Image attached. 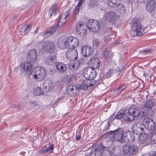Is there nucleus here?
Segmentation results:
<instances>
[{"instance_id": "nucleus-1", "label": "nucleus", "mask_w": 156, "mask_h": 156, "mask_svg": "<svg viewBox=\"0 0 156 156\" xmlns=\"http://www.w3.org/2000/svg\"><path fill=\"white\" fill-rule=\"evenodd\" d=\"M21 68L25 71L28 76L31 75L32 77L37 81L43 80L46 76V72L42 68L37 67L35 68V72H32V65L30 63L25 62L21 64Z\"/></svg>"}, {"instance_id": "nucleus-2", "label": "nucleus", "mask_w": 156, "mask_h": 156, "mask_svg": "<svg viewBox=\"0 0 156 156\" xmlns=\"http://www.w3.org/2000/svg\"><path fill=\"white\" fill-rule=\"evenodd\" d=\"M129 133V131L122 128H118L114 131L106 133L103 135L105 138L111 137L113 140L120 142H125L127 134Z\"/></svg>"}, {"instance_id": "nucleus-3", "label": "nucleus", "mask_w": 156, "mask_h": 156, "mask_svg": "<svg viewBox=\"0 0 156 156\" xmlns=\"http://www.w3.org/2000/svg\"><path fill=\"white\" fill-rule=\"evenodd\" d=\"M131 26L133 29V35L134 37L141 36L144 33V30L140 21L134 20L131 23Z\"/></svg>"}, {"instance_id": "nucleus-4", "label": "nucleus", "mask_w": 156, "mask_h": 156, "mask_svg": "<svg viewBox=\"0 0 156 156\" xmlns=\"http://www.w3.org/2000/svg\"><path fill=\"white\" fill-rule=\"evenodd\" d=\"M138 148L135 145H124L122 148V151L125 155H133L137 152Z\"/></svg>"}, {"instance_id": "nucleus-5", "label": "nucleus", "mask_w": 156, "mask_h": 156, "mask_svg": "<svg viewBox=\"0 0 156 156\" xmlns=\"http://www.w3.org/2000/svg\"><path fill=\"white\" fill-rule=\"evenodd\" d=\"M87 23L89 30L94 32H96L99 30L100 24V22L97 20H89Z\"/></svg>"}, {"instance_id": "nucleus-6", "label": "nucleus", "mask_w": 156, "mask_h": 156, "mask_svg": "<svg viewBox=\"0 0 156 156\" xmlns=\"http://www.w3.org/2000/svg\"><path fill=\"white\" fill-rule=\"evenodd\" d=\"M66 42L67 48H75L79 44V40L75 37H70L66 39Z\"/></svg>"}, {"instance_id": "nucleus-7", "label": "nucleus", "mask_w": 156, "mask_h": 156, "mask_svg": "<svg viewBox=\"0 0 156 156\" xmlns=\"http://www.w3.org/2000/svg\"><path fill=\"white\" fill-rule=\"evenodd\" d=\"M79 92L78 88L75 85L69 84L66 87V93L69 96L73 97L77 95Z\"/></svg>"}, {"instance_id": "nucleus-8", "label": "nucleus", "mask_w": 156, "mask_h": 156, "mask_svg": "<svg viewBox=\"0 0 156 156\" xmlns=\"http://www.w3.org/2000/svg\"><path fill=\"white\" fill-rule=\"evenodd\" d=\"M83 75L86 79L93 78L96 75V73L93 68L86 67L84 69L83 71Z\"/></svg>"}, {"instance_id": "nucleus-9", "label": "nucleus", "mask_w": 156, "mask_h": 156, "mask_svg": "<svg viewBox=\"0 0 156 156\" xmlns=\"http://www.w3.org/2000/svg\"><path fill=\"white\" fill-rule=\"evenodd\" d=\"M69 48L66 53V57L67 58L70 60L77 59L78 54L76 49L73 48Z\"/></svg>"}, {"instance_id": "nucleus-10", "label": "nucleus", "mask_w": 156, "mask_h": 156, "mask_svg": "<svg viewBox=\"0 0 156 156\" xmlns=\"http://www.w3.org/2000/svg\"><path fill=\"white\" fill-rule=\"evenodd\" d=\"M128 112L132 115L133 119L138 118L141 113V110L140 108L134 106L130 108Z\"/></svg>"}, {"instance_id": "nucleus-11", "label": "nucleus", "mask_w": 156, "mask_h": 156, "mask_svg": "<svg viewBox=\"0 0 156 156\" xmlns=\"http://www.w3.org/2000/svg\"><path fill=\"white\" fill-rule=\"evenodd\" d=\"M56 58V53L55 52L51 53L45 58L44 62L48 65H53L55 63Z\"/></svg>"}, {"instance_id": "nucleus-12", "label": "nucleus", "mask_w": 156, "mask_h": 156, "mask_svg": "<svg viewBox=\"0 0 156 156\" xmlns=\"http://www.w3.org/2000/svg\"><path fill=\"white\" fill-rule=\"evenodd\" d=\"M55 46L53 42L47 41L42 44L41 48L45 51L51 52L55 49Z\"/></svg>"}, {"instance_id": "nucleus-13", "label": "nucleus", "mask_w": 156, "mask_h": 156, "mask_svg": "<svg viewBox=\"0 0 156 156\" xmlns=\"http://www.w3.org/2000/svg\"><path fill=\"white\" fill-rule=\"evenodd\" d=\"M37 53L36 51L34 49L30 50L28 52L27 59L28 62L30 63L34 62L37 58Z\"/></svg>"}, {"instance_id": "nucleus-14", "label": "nucleus", "mask_w": 156, "mask_h": 156, "mask_svg": "<svg viewBox=\"0 0 156 156\" xmlns=\"http://www.w3.org/2000/svg\"><path fill=\"white\" fill-rule=\"evenodd\" d=\"M143 122L145 127L149 130L154 129L155 126V123L151 118H146L143 120Z\"/></svg>"}, {"instance_id": "nucleus-15", "label": "nucleus", "mask_w": 156, "mask_h": 156, "mask_svg": "<svg viewBox=\"0 0 156 156\" xmlns=\"http://www.w3.org/2000/svg\"><path fill=\"white\" fill-rule=\"evenodd\" d=\"M87 28V24L86 26L81 22H80L76 26V30L78 34L82 36L86 33Z\"/></svg>"}, {"instance_id": "nucleus-16", "label": "nucleus", "mask_w": 156, "mask_h": 156, "mask_svg": "<svg viewBox=\"0 0 156 156\" xmlns=\"http://www.w3.org/2000/svg\"><path fill=\"white\" fill-rule=\"evenodd\" d=\"M105 18L111 23H115L118 18V15L115 12H110L107 13L105 15Z\"/></svg>"}, {"instance_id": "nucleus-17", "label": "nucleus", "mask_w": 156, "mask_h": 156, "mask_svg": "<svg viewBox=\"0 0 156 156\" xmlns=\"http://www.w3.org/2000/svg\"><path fill=\"white\" fill-rule=\"evenodd\" d=\"M81 50V53L84 57L90 56L93 52L92 49L89 46H84L82 47Z\"/></svg>"}, {"instance_id": "nucleus-18", "label": "nucleus", "mask_w": 156, "mask_h": 156, "mask_svg": "<svg viewBox=\"0 0 156 156\" xmlns=\"http://www.w3.org/2000/svg\"><path fill=\"white\" fill-rule=\"evenodd\" d=\"M143 125L140 122H136L132 126V128L134 133L137 135L142 133L143 128Z\"/></svg>"}, {"instance_id": "nucleus-19", "label": "nucleus", "mask_w": 156, "mask_h": 156, "mask_svg": "<svg viewBox=\"0 0 156 156\" xmlns=\"http://www.w3.org/2000/svg\"><path fill=\"white\" fill-rule=\"evenodd\" d=\"M88 64L93 66L94 68H98L100 66V62L97 58H95L89 59L88 61Z\"/></svg>"}, {"instance_id": "nucleus-20", "label": "nucleus", "mask_w": 156, "mask_h": 156, "mask_svg": "<svg viewBox=\"0 0 156 156\" xmlns=\"http://www.w3.org/2000/svg\"><path fill=\"white\" fill-rule=\"evenodd\" d=\"M54 148L53 144H50L48 147H44L39 152L42 154H45L47 153H51L53 152Z\"/></svg>"}, {"instance_id": "nucleus-21", "label": "nucleus", "mask_w": 156, "mask_h": 156, "mask_svg": "<svg viewBox=\"0 0 156 156\" xmlns=\"http://www.w3.org/2000/svg\"><path fill=\"white\" fill-rule=\"evenodd\" d=\"M43 86L44 87L43 91L46 93L51 91L53 88L52 83L48 80H45L44 81Z\"/></svg>"}, {"instance_id": "nucleus-22", "label": "nucleus", "mask_w": 156, "mask_h": 156, "mask_svg": "<svg viewBox=\"0 0 156 156\" xmlns=\"http://www.w3.org/2000/svg\"><path fill=\"white\" fill-rule=\"evenodd\" d=\"M155 3L154 1H149L146 4V9L148 12H151L154 11L155 7Z\"/></svg>"}, {"instance_id": "nucleus-23", "label": "nucleus", "mask_w": 156, "mask_h": 156, "mask_svg": "<svg viewBox=\"0 0 156 156\" xmlns=\"http://www.w3.org/2000/svg\"><path fill=\"white\" fill-rule=\"evenodd\" d=\"M66 39H65L62 37H60L58 40L57 45L58 47L62 49L67 48L66 46Z\"/></svg>"}, {"instance_id": "nucleus-24", "label": "nucleus", "mask_w": 156, "mask_h": 156, "mask_svg": "<svg viewBox=\"0 0 156 156\" xmlns=\"http://www.w3.org/2000/svg\"><path fill=\"white\" fill-rule=\"evenodd\" d=\"M55 67L61 73H64L66 70V65L62 63H56Z\"/></svg>"}, {"instance_id": "nucleus-25", "label": "nucleus", "mask_w": 156, "mask_h": 156, "mask_svg": "<svg viewBox=\"0 0 156 156\" xmlns=\"http://www.w3.org/2000/svg\"><path fill=\"white\" fill-rule=\"evenodd\" d=\"M117 8V11L122 15H124L126 12V7L123 4H117L115 6Z\"/></svg>"}, {"instance_id": "nucleus-26", "label": "nucleus", "mask_w": 156, "mask_h": 156, "mask_svg": "<svg viewBox=\"0 0 156 156\" xmlns=\"http://www.w3.org/2000/svg\"><path fill=\"white\" fill-rule=\"evenodd\" d=\"M32 26V25L30 24L21 28L20 31V34L24 35L28 34L30 31Z\"/></svg>"}, {"instance_id": "nucleus-27", "label": "nucleus", "mask_w": 156, "mask_h": 156, "mask_svg": "<svg viewBox=\"0 0 156 156\" xmlns=\"http://www.w3.org/2000/svg\"><path fill=\"white\" fill-rule=\"evenodd\" d=\"M143 115L144 116L146 117H150L154 115V112L152 109H142Z\"/></svg>"}, {"instance_id": "nucleus-28", "label": "nucleus", "mask_w": 156, "mask_h": 156, "mask_svg": "<svg viewBox=\"0 0 156 156\" xmlns=\"http://www.w3.org/2000/svg\"><path fill=\"white\" fill-rule=\"evenodd\" d=\"M155 103L153 100H147L144 104L142 109H152V108L154 105Z\"/></svg>"}, {"instance_id": "nucleus-29", "label": "nucleus", "mask_w": 156, "mask_h": 156, "mask_svg": "<svg viewBox=\"0 0 156 156\" xmlns=\"http://www.w3.org/2000/svg\"><path fill=\"white\" fill-rule=\"evenodd\" d=\"M135 138V135L133 133L129 131V133L127 134L125 143H132Z\"/></svg>"}, {"instance_id": "nucleus-30", "label": "nucleus", "mask_w": 156, "mask_h": 156, "mask_svg": "<svg viewBox=\"0 0 156 156\" xmlns=\"http://www.w3.org/2000/svg\"><path fill=\"white\" fill-rule=\"evenodd\" d=\"M127 87L126 84L125 83H122L119 85V87L115 90L116 92L118 94L121 93Z\"/></svg>"}, {"instance_id": "nucleus-31", "label": "nucleus", "mask_w": 156, "mask_h": 156, "mask_svg": "<svg viewBox=\"0 0 156 156\" xmlns=\"http://www.w3.org/2000/svg\"><path fill=\"white\" fill-rule=\"evenodd\" d=\"M123 119L126 122H130L134 120L133 118L128 111L126 113L124 112Z\"/></svg>"}, {"instance_id": "nucleus-32", "label": "nucleus", "mask_w": 156, "mask_h": 156, "mask_svg": "<svg viewBox=\"0 0 156 156\" xmlns=\"http://www.w3.org/2000/svg\"><path fill=\"white\" fill-rule=\"evenodd\" d=\"M83 59H80L78 60L74 61L73 62L76 70H77L80 66L82 65L83 64Z\"/></svg>"}, {"instance_id": "nucleus-33", "label": "nucleus", "mask_w": 156, "mask_h": 156, "mask_svg": "<svg viewBox=\"0 0 156 156\" xmlns=\"http://www.w3.org/2000/svg\"><path fill=\"white\" fill-rule=\"evenodd\" d=\"M124 114V112L122 110H120L118 112L115 117V119H117L120 120L122 118H123V115Z\"/></svg>"}, {"instance_id": "nucleus-34", "label": "nucleus", "mask_w": 156, "mask_h": 156, "mask_svg": "<svg viewBox=\"0 0 156 156\" xmlns=\"http://www.w3.org/2000/svg\"><path fill=\"white\" fill-rule=\"evenodd\" d=\"M92 43L93 48H96L99 46L100 42L98 39L96 38H94L92 41Z\"/></svg>"}, {"instance_id": "nucleus-35", "label": "nucleus", "mask_w": 156, "mask_h": 156, "mask_svg": "<svg viewBox=\"0 0 156 156\" xmlns=\"http://www.w3.org/2000/svg\"><path fill=\"white\" fill-rule=\"evenodd\" d=\"M34 92V94L36 96L41 95L44 94L41 90V88L39 87L35 88Z\"/></svg>"}, {"instance_id": "nucleus-36", "label": "nucleus", "mask_w": 156, "mask_h": 156, "mask_svg": "<svg viewBox=\"0 0 156 156\" xmlns=\"http://www.w3.org/2000/svg\"><path fill=\"white\" fill-rule=\"evenodd\" d=\"M57 10V8L55 5H53L52 7L49 10L48 14L50 16V17H51L53 14H54V15L55 14V12Z\"/></svg>"}, {"instance_id": "nucleus-37", "label": "nucleus", "mask_w": 156, "mask_h": 156, "mask_svg": "<svg viewBox=\"0 0 156 156\" xmlns=\"http://www.w3.org/2000/svg\"><path fill=\"white\" fill-rule=\"evenodd\" d=\"M115 72V70L113 69H109L108 71L104 75V77L107 78L110 77L112 75L113 73Z\"/></svg>"}, {"instance_id": "nucleus-38", "label": "nucleus", "mask_w": 156, "mask_h": 156, "mask_svg": "<svg viewBox=\"0 0 156 156\" xmlns=\"http://www.w3.org/2000/svg\"><path fill=\"white\" fill-rule=\"evenodd\" d=\"M77 88H78L79 90V89H82L83 90H85L87 89V87H86V84L84 83H83L82 84V85H78L77 86Z\"/></svg>"}, {"instance_id": "nucleus-39", "label": "nucleus", "mask_w": 156, "mask_h": 156, "mask_svg": "<svg viewBox=\"0 0 156 156\" xmlns=\"http://www.w3.org/2000/svg\"><path fill=\"white\" fill-rule=\"evenodd\" d=\"M115 119V117L114 116V114H113L107 119V125L108 127L109 126L110 123Z\"/></svg>"}, {"instance_id": "nucleus-40", "label": "nucleus", "mask_w": 156, "mask_h": 156, "mask_svg": "<svg viewBox=\"0 0 156 156\" xmlns=\"http://www.w3.org/2000/svg\"><path fill=\"white\" fill-rule=\"evenodd\" d=\"M103 55L107 58H109L111 56V52L106 49L103 51Z\"/></svg>"}, {"instance_id": "nucleus-41", "label": "nucleus", "mask_w": 156, "mask_h": 156, "mask_svg": "<svg viewBox=\"0 0 156 156\" xmlns=\"http://www.w3.org/2000/svg\"><path fill=\"white\" fill-rule=\"evenodd\" d=\"M57 28L58 27L56 25H53L50 28L49 31L52 34L55 32Z\"/></svg>"}, {"instance_id": "nucleus-42", "label": "nucleus", "mask_w": 156, "mask_h": 156, "mask_svg": "<svg viewBox=\"0 0 156 156\" xmlns=\"http://www.w3.org/2000/svg\"><path fill=\"white\" fill-rule=\"evenodd\" d=\"M151 52V50L150 49H146L141 51L140 54L147 55L150 53Z\"/></svg>"}, {"instance_id": "nucleus-43", "label": "nucleus", "mask_w": 156, "mask_h": 156, "mask_svg": "<svg viewBox=\"0 0 156 156\" xmlns=\"http://www.w3.org/2000/svg\"><path fill=\"white\" fill-rule=\"evenodd\" d=\"M68 67L69 69L71 70H76L73 62L72 63H69L68 65Z\"/></svg>"}, {"instance_id": "nucleus-44", "label": "nucleus", "mask_w": 156, "mask_h": 156, "mask_svg": "<svg viewBox=\"0 0 156 156\" xmlns=\"http://www.w3.org/2000/svg\"><path fill=\"white\" fill-rule=\"evenodd\" d=\"M83 83L86 84V87L87 88L91 86L90 80L88 79H87V80L85 81H84Z\"/></svg>"}, {"instance_id": "nucleus-45", "label": "nucleus", "mask_w": 156, "mask_h": 156, "mask_svg": "<svg viewBox=\"0 0 156 156\" xmlns=\"http://www.w3.org/2000/svg\"><path fill=\"white\" fill-rule=\"evenodd\" d=\"M84 0H79L78 4L77 5V7L79 8L80 7H81L82 5L85 3Z\"/></svg>"}, {"instance_id": "nucleus-46", "label": "nucleus", "mask_w": 156, "mask_h": 156, "mask_svg": "<svg viewBox=\"0 0 156 156\" xmlns=\"http://www.w3.org/2000/svg\"><path fill=\"white\" fill-rule=\"evenodd\" d=\"M52 34L49 31H46L44 34V37L45 38H48Z\"/></svg>"}, {"instance_id": "nucleus-47", "label": "nucleus", "mask_w": 156, "mask_h": 156, "mask_svg": "<svg viewBox=\"0 0 156 156\" xmlns=\"http://www.w3.org/2000/svg\"><path fill=\"white\" fill-rule=\"evenodd\" d=\"M120 151L119 149H115L114 151V153L117 156L120 154Z\"/></svg>"}, {"instance_id": "nucleus-48", "label": "nucleus", "mask_w": 156, "mask_h": 156, "mask_svg": "<svg viewBox=\"0 0 156 156\" xmlns=\"http://www.w3.org/2000/svg\"><path fill=\"white\" fill-rule=\"evenodd\" d=\"M66 19L65 18L64 16L63 17L62 16L61 17L59 21H62V23H65L66 21Z\"/></svg>"}, {"instance_id": "nucleus-49", "label": "nucleus", "mask_w": 156, "mask_h": 156, "mask_svg": "<svg viewBox=\"0 0 156 156\" xmlns=\"http://www.w3.org/2000/svg\"><path fill=\"white\" fill-rule=\"evenodd\" d=\"M79 7H77V5L76 6V8L74 9L73 13L74 14H76L79 12Z\"/></svg>"}, {"instance_id": "nucleus-50", "label": "nucleus", "mask_w": 156, "mask_h": 156, "mask_svg": "<svg viewBox=\"0 0 156 156\" xmlns=\"http://www.w3.org/2000/svg\"><path fill=\"white\" fill-rule=\"evenodd\" d=\"M123 69V66L122 65H121L119 66L118 69H116V72H118V73H119V72L121 70Z\"/></svg>"}, {"instance_id": "nucleus-51", "label": "nucleus", "mask_w": 156, "mask_h": 156, "mask_svg": "<svg viewBox=\"0 0 156 156\" xmlns=\"http://www.w3.org/2000/svg\"><path fill=\"white\" fill-rule=\"evenodd\" d=\"M104 40L106 42H108L111 40V38L109 36H106L105 37Z\"/></svg>"}, {"instance_id": "nucleus-52", "label": "nucleus", "mask_w": 156, "mask_h": 156, "mask_svg": "<svg viewBox=\"0 0 156 156\" xmlns=\"http://www.w3.org/2000/svg\"><path fill=\"white\" fill-rule=\"evenodd\" d=\"M65 23H62V21H58L57 23L58 27H62Z\"/></svg>"}, {"instance_id": "nucleus-53", "label": "nucleus", "mask_w": 156, "mask_h": 156, "mask_svg": "<svg viewBox=\"0 0 156 156\" xmlns=\"http://www.w3.org/2000/svg\"><path fill=\"white\" fill-rule=\"evenodd\" d=\"M96 81L94 80H90V83H91V86H92L93 85H94L96 83Z\"/></svg>"}, {"instance_id": "nucleus-54", "label": "nucleus", "mask_w": 156, "mask_h": 156, "mask_svg": "<svg viewBox=\"0 0 156 156\" xmlns=\"http://www.w3.org/2000/svg\"><path fill=\"white\" fill-rule=\"evenodd\" d=\"M70 10L67 11V12L66 13V14L65 15V16L64 17L66 19L69 16V14H70Z\"/></svg>"}, {"instance_id": "nucleus-55", "label": "nucleus", "mask_w": 156, "mask_h": 156, "mask_svg": "<svg viewBox=\"0 0 156 156\" xmlns=\"http://www.w3.org/2000/svg\"><path fill=\"white\" fill-rule=\"evenodd\" d=\"M80 137L81 136L80 135H77L76 136V139L77 140H79L80 139Z\"/></svg>"}, {"instance_id": "nucleus-56", "label": "nucleus", "mask_w": 156, "mask_h": 156, "mask_svg": "<svg viewBox=\"0 0 156 156\" xmlns=\"http://www.w3.org/2000/svg\"><path fill=\"white\" fill-rule=\"evenodd\" d=\"M151 153L150 154H146L144 155L143 156H152Z\"/></svg>"}, {"instance_id": "nucleus-57", "label": "nucleus", "mask_w": 156, "mask_h": 156, "mask_svg": "<svg viewBox=\"0 0 156 156\" xmlns=\"http://www.w3.org/2000/svg\"><path fill=\"white\" fill-rule=\"evenodd\" d=\"M39 28L38 27H37L36 30L35 31H34V33L36 34H37V33L38 31V30H39Z\"/></svg>"}, {"instance_id": "nucleus-58", "label": "nucleus", "mask_w": 156, "mask_h": 156, "mask_svg": "<svg viewBox=\"0 0 156 156\" xmlns=\"http://www.w3.org/2000/svg\"><path fill=\"white\" fill-rule=\"evenodd\" d=\"M152 156H156V152H154L151 153Z\"/></svg>"}, {"instance_id": "nucleus-59", "label": "nucleus", "mask_w": 156, "mask_h": 156, "mask_svg": "<svg viewBox=\"0 0 156 156\" xmlns=\"http://www.w3.org/2000/svg\"><path fill=\"white\" fill-rule=\"evenodd\" d=\"M17 106H18L17 105H14V106H12V107L13 108H14V107H17Z\"/></svg>"}, {"instance_id": "nucleus-60", "label": "nucleus", "mask_w": 156, "mask_h": 156, "mask_svg": "<svg viewBox=\"0 0 156 156\" xmlns=\"http://www.w3.org/2000/svg\"><path fill=\"white\" fill-rule=\"evenodd\" d=\"M146 73H144V74H143V76H145L146 75Z\"/></svg>"}, {"instance_id": "nucleus-61", "label": "nucleus", "mask_w": 156, "mask_h": 156, "mask_svg": "<svg viewBox=\"0 0 156 156\" xmlns=\"http://www.w3.org/2000/svg\"><path fill=\"white\" fill-rule=\"evenodd\" d=\"M131 1H132V0H131Z\"/></svg>"}]
</instances>
